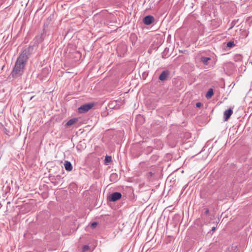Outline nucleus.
Listing matches in <instances>:
<instances>
[{"label":"nucleus","mask_w":252,"mask_h":252,"mask_svg":"<svg viewBox=\"0 0 252 252\" xmlns=\"http://www.w3.org/2000/svg\"><path fill=\"white\" fill-rule=\"evenodd\" d=\"M93 103H86L81 105L78 109V111L79 113H84L90 110L93 106Z\"/></svg>","instance_id":"2"},{"label":"nucleus","mask_w":252,"mask_h":252,"mask_svg":"<svg viewBox=\"0 0 252 252\" xmlns=\"http://www.w3.org/2000/svg\"><path fill=\"white\" fill-rule=\"evenodd\" d=\"M210 58L209 57H202L201 58V61L204 64H207V62L208 61L210 60Z\"/></svg>","instance_id":"10"},{"label":"nucleus","mask_w":252,"mask_h":252,"mask_svg":"<svg viewBox=\"0 0 252 252\" xmlns=\"http://www.w3.org/2000/svg\"><path fill=\"white\" fill-rule=\"evenodd\" d=\"M213 94H214L213 90L212 89H210L208 90V91L207 92V93H206L205 96L207 99H209L212 97Z\"/></svg>","instance_id":"9"},{"label":"nucleus","mask_w":252,"mask_h":252,"mask_svg":"<svg viewBox=\"0 0 252 252\" xmlns=\"http://www.w3.org/2000/svg\"><path fill=\"white\" fill-rule=\"evenodd\" d=\"M97 222H93V223L91 224V228H94L96 227V226L97 225Z\"/></svg>","instance_id":"14"},{"label":"nucleus","mask_w":252,"mask_h":252,"mask_svg":"<svg viewBox=\"0 0 252 252\" xmlns=\"http://www.w3.org/2000/svg\"><path fill=\"white\" fill-rule=\"evenodd\" d=\"M64 165L66 170L68 171L72 170V166L69 161H65Z\"/></svg>","instance_id":"7"},{"label":"nucleus","mask_w":252,"mask_h":252,"mask_svg":"<svg viewBox=\"0 0 252 252\" xmlns=\"http://www.w3.org/2000/svg\"><path fill=\"white\" fill-rule=\"evenodd\" d=\"M209 213V210L208 209H205V214H208Z\"/></svg>","instance_id":"16"},{"label":"nucleus","mask_w":252,"mask_h":252,"mask_svg":"<svg viewBox=\"0 0 252 252\" xmlns=\"http://www.w3.org/2000/svg\"><path fill=\"white\" fill-rule=\"evenodd\" d=\"M28 59L27 51L25 50L21 53L16 62L14 67L11 72L13 77H19L23 73Z\"/></svg>","instance_id":"1"},{"label":"nucleus","mask_w":252,"mask_h":252,"mask_svg":"<svg viewBox=\"0 0 252 252\" xmlns=\"http://www.w3.org/2000/svg\"><path fill=\"white\" fill-rule=\"evenodd\" d=\"M105 160L107 162H110L111 160V157L110 156H106L105 157Z\"/></svg>","instance_id":"13"},{"label":"nucleus","mask_w":252,"mask_h":252,"mask_svg":"<svg viewBox=\"0 0 252 252\" xmlns=\"http://www.w3.org/2000/svg\"><path fill=\"white\" fill-rule=\"evenodd\" d=\"M122 197L121 193L118 192H115L111 194L108 197V199L110 201H116L120 199Z\"/></svg>","instance_id":"3"},{"label":"nucleus","mask_w":252,"mask_h":252,"mask_svg":"<svg viewBox=\"0 0 252 252\" xmlns=\"http://www.w3.org/2000/svg\"><path fill=\"white\" fill-rule=\"evenodd\" d=\"M234 46V42L230 41L227 43V46L228 47H232Z\"/></svg>","instance_id":"12"},{"label":"nucleus","mask_w":252,"mask_h":252,"mask_svg":"<svg viewBox=\"0 0 252 252\" xmlns=\"http://www.w3.org/2000/svg\"><path fill=\"white\" fill-rule=\"evenodd\" d=\"M138 118H142V117H141V116H139L138 117Z\"/></svg>","instance_id":"18"},{"label":"nucleus","mask_w":252,"mask_h":252,"mask_svg":"<svg viewBox=\"0 0 252 252\" xmlns=\"http://www.w3.org/2000/svg\"><path fill=\"white\" fill-rule=\"evenodd\" d=\"M154 21V18L153 16L148 15L143 19V22L145 25H149L152 24Z\"/></svg>","instance_id":"4"},{"label":"nucleus","mask_w":252,"mask_h":252,"mask_svg":"<svg viewBox=\"0 0 252 252\" xmlns=\"http://www.w3.org/2000/svg\"><path fill=\"white\" fill-rule=\"evenodd\" d=\"M201 105H202V103L201 102H197L196 103V106L197 107H200Z\"/></svg>","instance_id":"15"},{"label":"nucleus","mask_w":252,"mask_h":252,"mask_svg":"<svg viewBox=\"0 0 252 252\" xmlns=\"http://www.w3.org/2000/svg\"><path fill=\"white\" fill-rule=\"evenodd\" d=\"M90 248L87 245H85L82 248V252H86L89 250Z\"/></svg>","instance_id":"11"},{"label":"nucleus","mask_w":252,"mask_h":252,"mask_svg":"<svg viewBox=\"0 0 252 252\" xmlns=\"http://www.w3.org/2000/svg\"><path fill=\"white\" fill-rule=\"evenodd\" d=\"M233 113V111L231 109H229L225 110L224 112V119L225 121H227Z\"/></svg>","instance_id":"5"},{"label":"nucleus","mask_w":252,"mask_h":252,"mask_svg":"<svg viewBox=\"0 0 252 252\" xmlns=\"http://www.w3.org/2000/svg\"><path fill=\"white\" fill-rule=\"evenodd\" d=\"M169 74V71L167 70L162 71L159 76V79L162 81L165 80Z\"/></svg>","instance_id":"6"},{"label":"nucleus","mask_w":252,"mask_h":252,"mask_svg":"<svg viewBox=\"0 0 252 252\" xmlns=\"http://www.w3.org/2000/svg\"><path fill=\"white\" fill-rule=\"evenodd\" d=\"M78 121L77 118H73L69 120L66 123V126H71L75 124Z\"/></svg>","instance_id":"8"},{"label":"nucleus","mask_w":252,"mask_h":252,"mask_svg":"<svg viewBox=\"0 0 252 252\" xmlns=\"http://www.w3.org/2000/svg\"><path fill=\"white\" fill-rule=\"evenodd\" d=\"M215 229H216V227H213L212 228V231H215Z\"/></svg>","instance_id":"17"}]
</instances>
